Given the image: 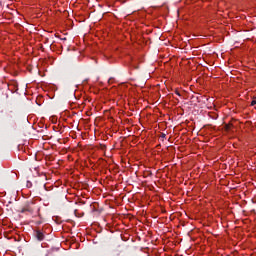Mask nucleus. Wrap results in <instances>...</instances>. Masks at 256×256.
<instances>
[{
  "mask_svg": "<svg viewBox=\"0 0 256 256\" xmlns=\"http://www.w3.org/2000/svg\"><path fill=\"white\" fill-rule=\"evenodd\" d=\"M251 105H252V106H253V105H256V97H254V98L252 99Z\"/></svg>",
  "mask_w": 256,
  "mask_h": 256,
  "instance_id": "f03ea898",
  "label": "nucleus"
},
{
  "mask_svg": "<svg viewBox=\"0 0 256 256\" xmlns=\"http://www.w3.org/2000/svg\"><path fill=\"white\" fill-rule=\"evenodd\" d=\"M175 93L176 95H178V97H181V94L179 93V91H176Z\"/></svg>",
  "mask_w": 256,
  "mask_h": 256,
  "instance_id": "7ed1b4c3",
  "label": "nucleus"
},
{
  "mask_svg": "<svg viewBox=\"0 0 256 256\" xmlns=\"http://www.w3.org/2000/svg\"><path fill=\"white\" fill-rule=\"evenodd\" d=\"M36 237H37L38 241H43L45 239V235L41 231L36 232Z\"/></svg>",
  "mask_w": 256,
  "mask_h": 256,
  "instance_id": "f257e3e1",
  "label": "nucleus"
}]
</instances>
